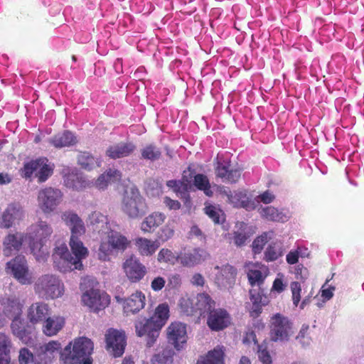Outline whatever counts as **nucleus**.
Wrapping results in <instances>:
<instances>
[{
	"label": "nucleus",
	"mask_w": 364,
	"mask_h": 364,
	"mask_svg": "<svg viewBox=\"0 0 364 364\" xmlns=\"http://www.w3.org/2000/svg\"><path fill=\"white\" fill-rule=\"evenodd\" d=\"M70 343L60 352V358L63 364H80L86 358L90 357L93 350V343L85 337L75 340L73 348Z\"/></svg>",
	"instance_id": "1"
},
{
	"label": "nucleus",
	"mask_w": 364,
	"mask_h": 364,
	"mask_svg": "<svg viewBox=\"0 0 364 364\" xmlns=\"http://www.w3.org/2000/svg\"><path fill=\"white\" fill-rule=\"evenodd\" d=\"M121 208L122 212L129 218L136 219L146 213L148 206L139 190L131 188L124 193Z\"/></svg>",
	"instance_id": "2"
},
{
	"label": "nucleus",
	"mask_w": 364,
	"mask_h": 364,
	"mask_svg": "<svg viewBox=\"0 0 364 364\" xmlns=\"http://www.w3.org/2000/svg\"><path fill=\"white\" fill-rule=\"evenodd\" d=\"M269 338L274 342L288 341L294 333V324L282 314H274L269 320Z\"/></svg>",
	"instance_id": "3"
},
{
	"label": "nucleus",
	"mask_w": 364,
	"mask_h": 364,
	"mask_svg": "<svg viewBox=\"0 0 364 364\" xmlns=\"http://www.w3.org/2000/svg\"><path fill=\"white\" fill-rule=\"evenodd\" d=\"M53 168L47 158L40 157L25 163L21 168V176L28 179L34 174L38 183H43L53 175Z\"/></svg>",
	"instance_id": "4"
},
{
	"label": "nucleus",
	"mask_w": 364,
	"mask_h": 364,
	"mask_svg": "<svg viewBox=\"0 0 364 364\" xmlns=\"http://www.w3.org/2000/svg\"><path fill=\"white\" fill-rule=\"evenodd\" d=\"M35 291L46 299H55L63 294V284L53 275L46 274L40 277L35 284Z\"/></svg>",
	"instance_id": "5"
},
{
	"label": "nucleus",
	"mask_w": 364,
	"mask_h": 364,
	"mask_svg": "<svg viewBox=\"0 0 364 364\" xmlns=\"http://www.w3.org/2000/svg\"><path fill=\"white\" fill-rule=\"evenodd\" d=\"M63 198L62 191L53 187L41 189L37 197L38 207L46 214L53 212L61 203Z\"/></svg>",
	"instance_id": "6"
},
{
	"label": "nucleus",
	"mask_w": 364,
	"mask_h": 364,
	"mask_svg": "<svg viewBox=\"0 0 364 364\" xmlns=\"http://www.w3.org/2000/svg\"><path fill=\"white\" fill-rule=\"evenodd\" d=\"M6 268L13 277L23 285L33 282V274L29 270L27 261L23 255H18L6 263Z\"/></svg>",
	"instance_id": "7"
},
{
	"label": "nucleus",
	"mask_w": 364,
	"mask_h": 364,
	"mask_svg": "<svg viewBox=\"0 0 364 364\" xmlns=\"http://www.w3.org/2000/svg\"><path fill=\"white\" fill-rule=\"evenodd\" d=\"M11 331L15 337L27 346L33 344L36 338L34 324L26 321L22 317L11 321Z\"/></svg>",
	"instance_id": "8"
},
{
	"label": "nucleus",
	"mask_w": 364,
	"mask_h": 364,
	"mask_svg": "<svg viewBox=\"0 0 364 364\" xmlns=\"http://www.w3.org/2000/svg\"><path fill=\"white\" fill-rule=\"evenodd\" d=\"M81 300L85 306L94 312L105 309L109 304V296L95 287L86 290L82 294Z\"/></svg>",
	"instance_id": "9"
},
{
	"label": "nucleus",
	"mask_w": 364,
	"mask_h": 364,
	"mask_svg": "<svg viewBox=\"0 0 364 364\" xmlns=\"http://www.w3.org/2000/svg\"><path fill=\"white\" fill-rule=\"evenodd\" d=\"M106 349L114 357H121L127 344L124 333L117 329L109 328L105 334Z\"/></svg>",
	"instance_id": "10"
},
{
	"label": "nucleus",
	"mask_w": 364,
	"mask_h": 364,
	"mask_svg": "<svg viewBox=\"0 0 364 364\" xmlns=\"http://www.w3.org/2000/svg\"><path fill=\"white\" fill-rule=\"evenodd\" d=\"M126 277L131 283L139 282L147 274V267L136 257L132 255L122 265Z\"/></svg>",
	"instance_id": "11"
},
{
	"label": "nucleus",
	"mask_w": 364,
	"mask_h": 364,
	"mask_svg": "<svg viewBox=\"0 0 364 364\" xmlns=\"http://www.w3.org/2000/svg\"><path fill=\"white\" fill-rule=\"evenodd\" d=\"M24 218V210L18 203H11L2 212L0 217V228L9 229L18 223Z\"/></svg>",
	"instance_id": "12"
},
{
	"label": "nucleus",
	"mask_w": 364,
	"mask_h": 364,
	"mask_svg": "<svg viewBox=\"0 0 364 364\" xmlns=\"http://www.w3.org/2000/svg\"><path fill=\"white\" fill-rule=\"evenodd\" d=\"M156 324L157 323L151 317L149 318H141L135 322L136 335L139 337L147 336L149 338L147 345L149 346H152L159 336L161 328L156 326Z\"/></svg>",
	"instance_id": "13"
},
{
	"label": "nucleus",
	"mask_w": 364,
	"mask_h": 364,
	"mask_svg": "<svg viewBox=\"0 0 364 364\" xmlns=\"http://www.w3.org/2000/svg\"><path fill=\"white\" fill-rule=\"evenodd\" d=\"M168 343L180 350L187 341L186 326L181 322H173L166 328Z\"/></svg>",
	"instance_id": "14"
},
{
	"label": "nucleus",
	"mask_w": 364,
	"mask_h": 364,
	"mask_svg": "<svg viewBox=\"0 0 364 364\" xmlns=\"http://www.w3.org/2000/svg\"><path fill=\"white\" fill-rule=\"evenodd\" d=\"M80 235L70 236V246L74 256L70 257V269H81L82 267V259L88 255L87 249L84 246L79 238Z\"/></svg>",
	"instance_id": "15"
},
{
	"label": "nucleus",
	"mask_w": 364,
	"mask_h": 364,
	"mask_svg": "<svg viewBox=\"0 0 364 364\" xmlns=\"http://www.w3.org/2000/svg\"><path fill=\"white\" fill-rule=\"evenodd\" d=\"M230 316L223 309H213L208 315L207 324L212 331H221L230 323Z\"/></svg>",
	"instance_id": "16"
},
{
	"label": "nucleus",
	"mask_w": 364,
	"mask_h": 364,
	"mask_svg": "<svg viewBox=\"0 0 364 364\" xmlns=\"http://www.w3.org/2000/svg\"><path fill=\"white\" fill-rule=\"evenodd\" d=\"M28 241L27 233L16 232L9 233L6 236L3 242V252L6 257H9L14 252H18L24 242Z\"/></svg>",
	"instance_id": "17"
},
{
	"label": "nucleus",
	"mask_w": 364,
	"mask_h": 364,
	"mask_svg": "<svg viewBox=\"0 0 364 364\" xmlns=\"http://www.w3.org/2000/svg\"><path fill=\"white\" fill-rule=\"evenodd\" d=\"M136 149V145L133 142L122 141L109 146L105 151V156L114 160L125 158L131 156Z\"/></svg>",
	"instance_id": "18"
},
{
	"label": "nucleus",
	"mask_w": 364,
	"mask_h": 364,
	"mask_svg": "<svg viewBox=\"0 0 364 364\" xmlns=\"http://www.w3.org/2000/svg\"><path fill=\"white\" fill-rule=\"evenodd\" d=\"M28 241H45L53 233L52 227L46 221L39 220L27 230Z\"/></svg>",
	"instance_id": "19"
},
{
	"label": "nucleus",
	"mask_w": 364,
	"mask_h": 364,
	"mask_svg": "<svg viewBox=\"0 0 364 364\" xmlns=\"http://www.w3.org/2000/svg\"><path fill=\"white\" fill-rule=\"evenodd\" d=\"M50 308L42 301L32 304L27 311V318L32 324L41 323L50 314Z\"/></svg>",
	"instance_id": "20"
},
{
	"label": "nucleus",
	"mask_w": 364,
	"mask_h": 364,
	"mask_svg": "<svg viewBox=\"0 0 364 364\" xmlns=\"http://www.w3.org/2000/svg\"><path fill=\"white\" fill-rule=\"evenodd\" d=\"M61 219L69 227L71 236L82 235L85 233V226L82 220L73 210H66L61 215Z\"/></svg>",
	"instance_id": "21"
},
{
	"label": "nucleus",
	"mask_w": 364,
	"mask_h": 364,
	"mask_svg": "<svg viewBox=\"0 0 364 364\" xmlns=\"http://www.w3.org/2000/svg\"><path fill=\"white\" fill-rule=\"evenodd\" d=\"M208 255L205 250L200 248H195L191 251L180 253L177 256L176 259L183 266L193 267L205 260Z\"/></svg>",
	"instance_id": "22"
},
{
	"label": "nucleus",
	"mask_w": 364,
	"mask_h": 364,
	"mask_svg": "<svg viewBox=\"0 0 364 364\" xmlns=\"http://www.w3.org/2000/svg\"><path fill=\"white\" fill-rule=\"evenodd\" d=\"M3 309L2 313L5 315L6 319H18L21 317L23 314V304L19 299L16 297H9L4 299L1 302Z\"/></svg>",
	"instance_id": "23"
},
{
	"label": "nucleus",
	"mask_w": 364,
	"mask_h": 364,
	"mask_svg": "<svg viewBox=\"0 0 364 364\" xmlns=\"http://www.w3.org/2000/svg\"><path fill=\"white\" fill-rule=\"evenodd\" d=\"M145 304V294L141 291H136L124 300L123 309L126 314H134L144 309Z\"/></svg>",
	"instance_id": "24"
},
{
	"label": "nucleus",
	"mask_w": 364,
	"mask_h": 364,
	"mask_svg": "<svg viewBox=\"0 0 364 364\" xmlns=\"http://www.w3.org/2000/svg\"><path fill=\"white\" fill-rule=\"evenodd\" d=\"M215 174L218 177L230 183H236L241 176V170L239 168H230V162H217Z\"/></svg>",
	"instance_id": "25"
},
{
	"label": "nucleus",
	"mask_w": 364,
	"mask_h": 364,
	"mask_svg": "<svg viewBox=\"0 0 364 364\" xmlns=\"http://www.w3.org/2000/svg\"><path fill=\"white\" fill-rule=\"evenodd\" d=\"M42 331L47 336H53L65 326V318L60 316H50L42 322Z\"/></svg>",
	"instance_id": "26"
},
{
	"label": "nucleus",
	"mask_w": 364,
	"mask_h": 364,
	"mask_svg": "<svg viewBox=\"0 0 364 364\" xmlns=\"http://www.w3.org/2000/svg\"><path fill=\"white\" fill-rule=\"evenodd\" d=\"M215 269L218 270L215 277L217 284L225 287L235 282L237 269L233 266L226 264L221 267L216 266Z\"/></svg>",
	"instance_id": "27"
},
{
	"label": "nucleus",
	"mask_w": 364,
	"mask_h": 364,
	"mask_svg": "<svg viewBox=\"0 0 364 364\" xmlns=\"http://www.w3.org/2000/svg\"><path fill=\"white\" fill-rule=\"evenodd\" d=\"M166 216L160 212H154L146 216L141 223V230L144 233H151L161 225Z\"/></svg>",
	"instance_id": "28"
},
{
	"label": "nucleus",
	"mask_w": 364,
	"mask_h": 364,
	"mask_svg": "<svg viewBox=\"0 0 364 364\" xmlns=\"http://www.w3.org/2000/svg\"><path fill=\"white\" fill-rule=\"evenodd\" d=\"M53 257L55 258L54 262L56 264V267L60 272H65L71 271L70 269L69 262L71 254L69 252L66 245L63 244L55 247Z\"/></svg>",
	"instance_id": "29"
},
{
	"label": "nucleus",
	"mask_w": 364,
	"mask_h": 364,
	"mask_svg": "<svg viewBox=\"0 0 364 364\" xmlns=\"http://www.w3.org/2000/svg\"><path fill=\"white\" fill-rule=\"evenodd\" d=\"M268 274V268L264 265L253 264L247 272V279L252 287L264 284Z\"/></svg>",
	"instance_id": "30"
},
{
	"label": "nucleus",
	"mask_w": 364,
	"mask_h": 364,
	"mask_svg": "<svg viewBox=\"0 0 364 364\" xmlns=\"http://www.w3.org/2000/svg\"><path fill=\"white\" fill-rule=\"evenodd\" d=\"M134 244L139 255L146 257L153 255L160 246L157 240L153 241L142 237L136 238Z\"/></svg>",
	"instance_id": "31"
},
{
	"label": "nucleus",
	"mask_w": 364,
	"mask_h": 364,
	"mask_svg": "<svg viewBox=\"0 0 364 364\" xmlns=\"http://www.w3.org/2000/svg\"><path fill=\"white\" fill-rule=\"evenodd\" d=\"M121 178L122 173L119 171L109 168L97 178L95 186L99 189H105L109 184L119 181Z\"/></svg>",
	"instance_id": "32"
},
{
	"label": "nucleus",
	"mask_w": 364,
	"mask_h": 364,
	"mask_svg": "<svg viewBox=\"0 0 364 364\" xmlns=\"http://www.w3.org/2000/svg\"><path fill=\"white\" fill-rule=\"evenodd\" d=\"M50 143L55 148L60 149L70 146L77 143V138L70 131H64L63 133L55 135L50 139Z\"/></svg>",
	"instance_id": "33"
},
{
	"label": "nucleus",
	"mask_w": 364,
	"mask_h": 364,
	"mask_svg": "<svg viewBox=\"0 0 364 364\" xmlns=\"http://www.w3.org/2000/svg\"><path fill=\"white\" fill-rule=\"evenodd\" d=\"M195 300L196 313L199 312L200 316L209 314L215 307V301L206 293L198 294Z\"/></svg>",
	"instance_id": "34"
},
{
	"label": "nucleus",
	"mask_w": 364,
	"mask_h": 364,
	"mask_svg": "<svg viewBox=\"0 0 364 364\" xmlns=\"http://www.w3.org/2000/svg\"><path fill=\"white\" fill-rule=\"evenodd\" d=\"M224 351L220 347L210 350L207 355L198 360L196 364H224Z\"/></svg>",
	"instance_id": "35"
},
{
	"label": "nucleus",
	"mask_w": 364,
	"mask_h": 364,
	"mask_svg": "<svg viewBox=\"0 0 364 364\" xmlns=\"http://www.w3.org/2000/svg\"><path fill=\"white\" fill-rule=\"evenodd\" d=\"M140 153L141 159L151 162L159 160L162 154L161 149L154 144H146L140 149Z\"/></svg>",
	"instance_id": "36"
},
{
	"label": "nucleus",
	"mask_w": 364,
	"mask_h": 364,
	"mask_svg": "<svg viewBox=\"0 0 364 364\" xmlns=\"http://www.w3.org/2000/svg\"><path fill=\"white\" fill-rule=\"evenodd\" d=\"M107 240L115 251H124L129 245L127 238L117 232H110Z\"/></svg>",
	"instance_id": "37"
},
{
	"label": "nucleus",
	"mask_w": 364,
	"mask_h": 364,
	"mask_svg": "<svg viewBox=\"0 0 364 364\" xmlns=\"http://www.w3.org/2000/svg\"><path fill=\"white\" fill-rule=\"evenodd\" d=\"M262 215L266 219L279 223H284L288 220V215L283 211H280L273 206H267L262 208Z\"/></svg>",
	"instance_id": "38"
},
{
	"label": "nucleus",
	"mask_w": 364,
	"mask_h": 364,
	"mask_svg": "<svg viewBox=\"0 0 364 364\" xmlns=\"http://www.w3.org/2000/svg\"><path fill=\"white\" fill-rule=\"evenodd\" d=\"M186 171H184L181 180H169L166 182V186L173 189L177 194H186L188 192L191 181L186 176Z\"/></svg>",
	"instance_id": "39"
},
{
	"label": "nucleus",
	"mask_w": 364,
	"mask_h": 364,
	"mask_svg": "<svg viewBox=\"0 0 364 364\" xmlns=\"http://www.w3.org/2000/svg\"><path fill=\"white\" fill-rule=\"evenodd\" d=\"M64 184L68 188L79 191L86 186L87 182L82 176L70 173L64 177Z\"/></svg>",
	"instance_id": "40"
},
{
	"label": "nucleus",
	"mask_w": 364,
	"mask_h": 364,
	"mask_svg": "<svg viewBox=\"0 0 364 364\" xmlns=\"http://www.w3.org/2000/svg\"><path fill=\"white\" fill-rule=\"evenodd\" d=\"M61 344L57 341H51L48 343L40 346L37 349L38 355L43 358L53 356L55 353L60 352Z\"/></svg>",
	"instance_id": "41"
},
{
	"label": "nucleus",
	"mask_w": 364,
	"mask_h": 364,
	"mask_svg": "<svg viewBox=\"0 0 364 364\" xmlns=\"http://www.w3.org/2000/svg\"><path fill=\"white\" fill-rule=\"evenodd\" d=\"M77 163L81 168L90 171L95 167L100 166V161L89 152H80L77 156Z\"/></svg>",
	"instance_id": "42"
},
{
	"label": "nucleus",
	"mask_w": 364,
	"mask_h": 364,
	"mask_svg": "<svg viewBox=\"0 0 364 364\" xmlns=\"http://www.w3.org/2000/svg\"><path fill=\"white\" fill-rule=\"evenodd\" d=\"M169 317V306L166 303L159 304L155 309L152 319L157 323L156 326L161 328L166 323Z\"/></svg>",
	"instance_id": "43"
},
{
	"label": "nucleus",
	"mask_w": 364,
	"mask_h": 364,
	"mask_svg": "<svg viewBox=\"0 0 364 364\" xmlns=\"http://www.w3.org/2000/svg\"><path fill=\"white\" fill-rule=\"evenodd\" d=\"M31 253L38 261L44 260L48 256V251L44 245L43 241H27Z\"/></svg>",
	"instance_id": "44"
},
{
	"label": "nucleus",
	"mask_w": 364,
	"mask_h": 364,
	"mask_svg": "<svg viewBox=\"0 0 364 364\" xmlns=\"http://www.w3.org/2000/svg\"><path fill=\"white\" fill-rule=\"evenodd\" d=\"M87 223L95 230L100 231V229L108 223L107 216L99 211H93L87 218Z\"/></svg>",
	"instance_id": "45"
},
{
	"label": "nucleus",
	"mask_w": 364,
	"mask_h": 364,
	"mask_svg": "<svg viewBox=\"0 0 364 364\" xmlns=\"http://www.w3.org/2000/svg\"><path fill=\"white\" fill-rule=\"evenodd\" d=\"M283 255V249L280 244L277 242L268 245L264 254V259L267 262H273Z\"/></svg>",
	"instance_id": "46"
},
{
	"label": "nucleus",
	"mask_w": 364,
	"mask_h": 364,
	"mask_svg": "<svg viewBox=\"0 0 364 364\" xmlns=\"http://www.w3.org/2000/svg\"><path fill=\"white\" fill-rule=\"evenodd\" d=\"M205 213L213 220L215 224H222L225 221V214L222 210L213 205H206L204 208Z\"/></svg>",
	"instance_id": "47"
},
{
	"label": "nucleus",
	"mask_w": 364,
	"mask_h": 364,
	"mask_svg": "<svg viewBox=\"0 0 364 364\" xmlns=\"http://www.w3.org/2000/svg\"><path fill=\"white\" fill-rule=\"evenodd\" d=\"M181 311L186 316L193 315L196 313L195 298L183 296L179 301Z\"/></svg>",
	"instance_id": "48"
},
{
	"label": "nucleus",
	"mask_w": 364,
	"mask_h": 364,
	"mask_svg": "<svg viewBox=\"0 0 364 364\" xmlns=\"http://www.w3.org/2000/svg\"><path fill=\"white\" fill-rule=\"evenodd\" d=\"M257 354L259 360L262 364H273V360L268 350L267 343L263 341L260 344H257Z\"/></svg>",
	"instance_id": "49"
},
{
	"label": "nucleus",
	"mask_w": 364,
	"mask_h": 364,
	"mask_svg": "<svg viewBox=\"0 0 364 364\" xmlns=\"http://www.w3.org/2000/svg\"><path fill=\"white\" fill-rule=\"evenodd\" d=\"M114 252L115 250L107 240H103L98 250V258L102 261H108L110 259V256L112 255Z\"/></svg>",
	"instance_id": "50"
},
{
	"label": "nucleus",
	"mask_w": 364,
	"mask_h": 364,
	"mask_svg": "<svg viewBox=\"0 0 364 364\" xmlns=\"http://www.w3.org/2000/svg\"><path fill=\"white\" fill-rule=\"evenodd\" d=\"M174 352L171 349L166 348L161 352L155 354L153 361L162 364H171Z\"/></svg>",
	"instance_id": "51"
},
{
	"label": "nucleus",
	"mask_w": 364,
	"mask_h": 364,
	"mask_svg": "<svg viewBox=\"0 0 364 364\" xmlns=\"http://www.w3.org/2000/svg\"><path fill=\"white\" fill-rule=\"evenodd\" d=\"M194 185L198 189L204 191L206 194H208L207 191L210 190V185L206 176L201 173L195 175Z\"/></svg>",
	"instance_id": "52"
},
{
	"label": "nucleus",
	"mask_w": 364,
	"mask_h": 364,
	"mask_svg": "<svg viewBox=\"0 0 364 364\" xmlns=\"http://www.w3.org/2000/svg\"><path fill=\"white\" fill-rule=\"evenodd\" d=\"M268 242L267 233L264 232L257 237L252 245V252L254 254H259L262 251L264 246Z\"/></svg>",
	"instance_id": "53"
},
{
	"label": "nucleus",
	"mask_w": 364,
	"mask_h": 364,
	"mask_svg": "<svg viewBox=\"0 0 364 364\" xmlns=\"http://www.w3.org/2000/svg\"><path fill=\"white\" fill-rule=\"evenodd\" d=\"M177 257L167 248H162L158 253L157 260L159 263H173Z\"/></svg>",
	"instance_id": "54"
},
{
	"label": "nucleus",
	"mask_w": 364,
	"mask_h": 364,
	"mask_svg": "<svg viewBox=\"0 0 364 364\" xmlns=\"http://www.w3.org/2000/svg\"><path fill=\"white\" fill-rule=\"evenodd\" d=\"M233 198H235L238 200L237 202H235V205L237 207H242L246 210L253 208V204L252 201L246 196V194H244L242 192H239L235 193ZM232 203H235V201L232 200Z\"/></svg>",
	"instance_id": "55"
},
{
	"label": "nucleus",
	"mask_w": 364,
	"mask_h": 364,
	"mask_svg": "<svg viewBox=\"0 0 364 364\" xmlns=\"http://www.w3.org/2000/svg\"><path fill=\"white\" fill-rule=\"evenodd\" d=\"M293 304L296 306L301 301V286L299 282H292L290 284Z\"/></svg>",
	"instance_id": "56"
},
{
	"label": "nucleus",
	"mask_w": 364,
	"mask_h": 364,
	"mask_svg": "<svg viewBox=\"0 0 364 364\" xmlns=\"http://www.w3.org/2000/svg\"><path fill=\"white\" fill-rule=\"evenodd\" d=\"M174 235V230L168 225L163 227L158 232L157 238L159 240L164 242L170 240Z\"/></svg>",
	"instance_id": "57"
},
{
	"label": "nucleus",
	"mask_w": 364,
	"mask_h": 364,
	"mask_svg": "<svg viewBox=\"0 0 364 364\" xmlns=\"http://www.w3.org/2000/svg\"><path fill=\"white\" fill-rule=\"evenodd\" d=\"M294 274L296 279L305 282L309 277V271L303 264H299L294 268Z\"/></svg>",
	"instance_id": "58"
},
{
	"label": "nucleus",
	"mask_w": 364,
	"mask_h": 364,
	"mask_svg": "<svg viewBox=\"0 0 364 364\" xmlns=\"http://www.w3.org/2000/svg\"><path fill=\"white\" fill-rule=\"evenodd\" d=\"M299 257H304L301 253V247H299L296 250L290 251L286 257L287 262L289 264H295L298 262Z\"/></svg>",
	"instance_id": "59"
},
{
	"label": "nucleus",
	"mask_w": 364,
	"mask_h": 364,
	"mask_svg": "<svg viewBox=\"0 0 364 364\" xmlns=\"http://www.w3.org/2000/svg\"><path fill=\"white\" fill-rule=\"evenodd\" d=\"M278 276L280 277H277L274 280L271 291L280 294L286 289L287 285L284 282L283 275L279 274Z\"/></svg>",
	"instance_id": "60"
},
{
	"label": "nucleus",
	"mask_w": 364,
	"mask_h": 364,
	"mask_svg": "<svg viewBox=\"0 0 364 364\" xmlns=\"http://www.w3.org/2000/svg\"><path fill=\"white\" fill-rule=\"evenodd\" d=\"M250 301L252 304L265 305L267 304L266 296L260 292H255V290L250 291Z\"/></svg>",
	"instance_id": "61"
},
{
	"label": "nucleus",
	"mask_w": 364,
	"mask_h": 364,
	"mask_svg": "<svg viewBox=\"0 0 364 364\" xmlns=\"http://www.w3.org/2000/svg\"><path fill=\"white\" fill-rule=\"evenodd\" d=\"M33 353L27 348H23L20 350L18 361L20 364H28L33 360Z\"/></svg>",
	"instance_id": "62"
},
{
	"label": "nucleus",
	"mask_w": 364,
	"mask_h": 364,
	"mask_svg": "<svg viewBox=\"0 0 364 364\" xmlns=\"http://www.w3.org/2000/svg\"><path fill=\"white\" fill-rule=\"evenodd\" d=\"M12 342L10 337L2 332H0V350H11Z\"/></svg>",
	"instance_id": "63"
},
{
	"label": "nucleus",
	"mask_w": 364,
	"mask_h": 364,
	"mask_svg": "<svg viewBox=\"0 0 364 364\" xmlns=\"http://www.w3.org/2000/svg\"><path fill=\"white\" fill-rule=\"evenodd\" d=\"M166 284V279L160 276L154 277L151 282V288L154 291H161Z\"/></svg>",
	"instance_id": "64"
}]
</instances>
